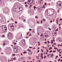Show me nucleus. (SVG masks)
Listing matches in <instances>:
<instances>
[{
    "mask_svg": "<svg viewBox=\"0 0 62 62\" xmlns=\"http://www.w3.org/2000/svg\"><path fill=\"white\" fill-rule=\"evenodd\" d=\"M33 8H34V9H35V8H36V9H37V8L36 7V6H34L33 7Z\"/></svg>",
    "mask_w": 62,
    "mask_h": 62,
    "instance_id": "obj_13",
    "label": "nucleus"
},
{
    "mask_svg": "<svg viewBox=\"0 0 62 62\" xmlns=\"http://www.w3.org/2000/svg\"><path fill=\"white\" fill-rule=\"evenodd\" d=\"M44 54H45H45H45V52H44Z\"/></svg>",
    "mask_w": 62,
    "mask_h": 62,
    "instance_id": "obj_59",
    "label": "nucleus"
},
{
    "mask_svg": "<svg viewBox=\"0 0 62 62\" xmlns=\"http://www.w3.org/2000/svg\"><path fill=\"white\" fill-rule=\"evenodd\" d=\"M15 54H13L12 55L13 56H15Z\"/></svg>",
    "mask_w": 62,
    "mask_h": 62,
    "instance_id": "obj_41",
    "label": "nucleus"
},
{
    "mask_svg": "<svg viewBox=\"0 0 62 62\" xmlns=\"http://www.w3.org/2000/svg\"><path fill=\"white\" fill-rule=\"evenodd\" d=\"M47 42H48V43H50V42H49V41H47Z\"/></svg>",
    "mask_w": 62,
    "mask_h": 62,
    "instance_id": "obj_29",
    "label": "nucleus"
},
{
    "mask_svg": "<svg viewBox=\"0 0 62 62\" xmlns=\"http://www.w3.org/2000/svg\"><path fill=\"white\" fill-rule=\"evenodd\" d=\"M45 5H47V3H45Z\"/></svg>",
    "mask_w": 62,
    "mask_h": 62,
    "instance_id": "obj_30",
    "label": "nucleus"
},
{
    "mask_svg": "<svg viewBox=\"0 0 62 62\" xmlns=\"http://www.w3.org/2000/svg\"><path fill=\"white\" fill-rule=\"evenodd\" d=\"M27 3L29 5L33 3V0H28Z\"/></svg>",
    "mask_w": 62,
    "mask_h": 62,
    "instance_id": "obj_3",
    "label": "nucleus"
},
{
    "mask_svg": "<svg viewBox=\"0 0 62 62\" xmlns=\"http://www.w3.org/2000/svg\"><path fill=\"white\" fill-rule=\"evenodd\" d=\"M11 28L12 30H14L16 29V26L14 24L11 23L10 24Z\"/></svg>",
    "mask_w": 62,
    "mask_h": 62,
    "instance_id": "obj_2",
    "label": "nucleus"
},
{
    "mask_svg": "<svg viewBox=\"0 0 62 62\" xmlns=\"http://www.w3.org/2000/svg\"><path fill=\"white\" fill-rule=\"evenodd\" d=\"M13 60H15V57L14 58Z\"/></svg>",
    "mask_w": 62,
    "mask_h": 62,
    "instance_id": "obj_45",
    "label": "nucleus"
},
{
    "mask_svg": "<svg viewBox=\"0 0 62 62\" xmlns=\"http://www.w3.org/2000/svg\"><path fill=\"white\" fill-rule=\"evenodd\" d=\"M53 53H54V52H56V50L53 51Z\"/></svg>",
    "mask_w": 62,
    "mask_h": 62,
    "instance_id": "obj_20",
    "label": "nucleus"
},
{
    "mask_svg": "<svg viewBox=\"0 0 62 62\" xmlns=\"http://www.w3.org/2000/svg\"><path fill=\"white\" fill-rule=\"evenodd\" d=\"M44 8H45V6L44 5H43V6Z\"/></svg>",
    "mask_w": 62,
    "mask_h": 62,
    "instance_id": "obj_44",
    "label": "nucleus"
},
{
    "mask_svg": "<svg viewBox=\"0 0 62 62\" xmlns=\"http://www.w3.org/2000/svg\"><path fill=\"white\" fill-rule=\"evenodd\" d=\"M5 37V36L4 35H3L2 36V38H4Z\"/></svg>",
    "mask_w": 62,
    "mask_h": 62,
    "instance_id": "obj_38",
    "label": "nucleus"
},
{
    "mask_svg": "<svg viewBox=\"0 0 62 62\" xmlns=\"http://www.w3.org/2000/svg\"><path fill=\"white\" fill-rule=\"evenodd\" d=\"M2 28L3 32H6L7 30V28L6 25H3L2 26Z\"/></svg>",
    "mask_w": 62,
    "mask_h": 62,
    "instance_id": "obj_1",
    "label": "nucleus"
},
{
    "mask_svg": "<svg viewBox=\"0 0 62 62\" xmlns=\"http://www.w3.org/2000/svg\"><path fill=\"white\" fill-rule=\"evenodd\" d=\"M56 21L57 22V23L58 22V20L56 19Z\"/></svg>",
    "mask_w": 62,
    "mask_h": 62,
    "instance_id": "obj_24",
    "label": "nucleus"
},
{
    "mask_svg": "<svg viewBox=\"0 0 62 62\" xmlns=\"http://www.w3.org/2000/svg\"><path fill=\"white\" fill-rule=\"evenodd\" d=\"M47 42H45V43H46V44H47Z\"/></svg>",
    "mask_w": 62,
    "mask_h": 62,
    "instance_id": "obj_49",
    "label": "nucleus"
},
{
    "mask_svg": "<svg viewBox=\"0 0 62 62\" xmlns=\"http://www.w3.org/2000/svg\"><path fill=\"white\" fill-rule=\"evenodd\" d=\"M33 33H35V31L34 30H33L32 31Z\"/></svg>",
    "mask_w": 62,
    "mask_h": 62,
    "instance_id": "obj_33",
    "label": "nucleus"
},
{
    "mask_svg": "<svg viewBox=\"0 0 62 62\" xmlns=\"http://www.w3.org/2000/svg\"><path fill=\"white\" fill-rule=\"evenodd\" d=\"M42 48H45V47H43V46H42Z\"/></svg>",
    "mask_w": 62,
    "mask_h": 62,
    "instance_id": "obj_54",
    "label": "nucleus"
},
{
    "mask_svg": "<svg viewBox=\"0 0 62 62\" xmlns=\"http://www.w3.org/2000/svg\"><path fill=\"white\" fill-rule=\"evenodd\" d=\"M53 41H55V40H54V39H53Z\"/></svg>",
    "mask_w": 62,
    "mask_h": 62,
    "instance_id": "obj_61",
    "label": "nucleus"
},
{
    "mask_svg": "<svg viewBox=\"0 0 62 62\" xmlns=\"http://www.w3.org/2000/svg\"><path fill=\"white\" fill-rule=\"evenodd\" d=\"M41 56H42V55H43V54L42 53H41V55H40Z\"/></svg>",
    "mask_w": 62,
    "mask_h": 62,
    "instance_id": "obj_28",
    "label": "nucleus"
},
{
    "mask_svg": "<svg viewBox=\"0 0 62 62\" xmlns=\"http://www.w3.org/2000/svg\"><path fill=\"white\" fill-rule=\"evenodd\" d=\"M61 24V23H60L59 25V26H60V25Z\"/></svg>",
    "mask_w": 62,
    "mask_h": 62,
    "instance_id": "obj_63",
    "label": "nucleus"
},
{
    "mask_svg": "<svg viewBox=\"0 0 62 62\" xmlns=\"http://www.w3.org/2000/svg\"><path fill=\"white\" fill-rule=\"evenodd\" d=\"M50 23H52V20L50 21Z\"/></svg>",
    "mask_w": 62,
    "mask_h": 62,
    "instance_id": "obj_52",
    "label": "nucleus"
},
{
    "mask_svg": "<svg viewBox=\"0 0 62 62\" xmlns=\"http://www.w3.org/2000/svg\"><path fill=\"white\" fill-rule=\"evenodd\" d=\"M35 18H38V17H37V16H35Z\"/></svg>",
    "mask_w": 62,
    "mask_h": 62,
    "instance_id": "obj_36",
    "label": "nucleus"
},
{
    "mask_svg": "<svg viewBox=\"0 0 62 62\" xmlns=\"http://www.w3.org/2000/svg\"><path fill=\"white\" fill-rule=\"evenodd\" d=\"M39 50H38V53H39Z\"/></svg>",
    "mask_w": 62,
    "mask_h": 62,
    "instance_id": "obj_40",
    "label": "nucleus"
},
{
    "mask_svg": "<svg viewBox=\"0 0 62 62\" xmlns=\"http://www.w3.org/2000/svg\"><path fill=\"white\" fill-rule=\"evenodd\" d=\"M25 7H27V5H26Z\"/></svg>",
    "mask_w": 62,
    "mask_h": 62,
    "instance_id": "obj_47",
    "label": "nucleus"
},
{
    "mask_svg": "<svg viewBox=\"0 0 62 62\" xmlns=\"http://www.w3.org/2000/svg\"><path fill=\"white\" fill-rule=\"evenodd\" d=\"M18 0L20 2H21V0Z\"/></svg>",
    "mask_w": 62,
    "mask_h": 62,
    "instance_id": "obj_53",
    "label": "nucleus"
},
{
    "mask_svg": "<svg viewBox=\"0 0 62 62\" xmlns=\"http://www.w3.org/2000/svg\"><path fill=\"white\" fill-rule=\"evenodd\" d=\"M59 41H60V42H62V41L61 40V39Z\"/></svg>",
    "mask_w": 62,
    "mask_h": 62,
    "instance_id": "obj_42",
    "label": "nucleus"
},
{
    "mask_svg": "<svg viewBox=\"0 0 62 62\" xmlns=\"http://www.w3.org/2000/svg\"><path fill=\"white\" fill-rule=\"evenodd\" d=\"M56 31H58V29H57L56 30Z\"/></svg>",
    "mask_w": 62,
    "mask_h": 62,
    "instance_id": "obj_46",
    "label": "nucleus"
},
{
    "mask_svg": "<svg viewBox=\"0 0 62 62\" xmlns=\"http://www.w3.org/2000/svg\"><path fill=\"white\" fill-rule=\"evenodd\" d=\"M27 3V2H25V4H26Z\"/></svg>",
    "mask_w": 62,
    "mask_h": 62,
    "instance_id": "obj_56",
    "label": "nucleus"
},
{
    "mask_svg": "<svg viewBox=\"0 0 62 62\" xmlns=\"http://www.w3.org/2000/svg\"><path fill=\"white\" fill-rule=\"evenodd\" d=\"M3 45L4 46H5V45H7V44L6 43H4L3 44Z\"/></svg>",
    "mask_w": 62,
    "mask_h": 62,
    "instance_id": "obj_14",
    "label": "nucleus"
},
{
    "mask_svg": "<svg viewBox=\"0 0 62 62\" xmlns=\"http://www.w3.org/2000/svg\"><path fill=\"white\" fill-rule=\"evenodd\" d=\"M23 54H27V53L26 52H23Z\"/></svg>",
    "mask_w": 62,
    "mask_h": 62,
    "instance_id": "obj_19",
    "label": "nucleus"
},
{
    "mask_svg": "<svg viewBox=\"0 0 62 62\" xmlns=\"http://www.w3.org/2000/svg\"><path fill=\"white\" fill-rule=\"evenodd\" d=\"M5 43H6V44H7V43H8V41H6Z\"/></svg>",
    "mask_w": 62,
    "mask_h": 62,
    "instance_id": "obj_16",
    "label": "nucleus"
},
{
    "mask_svg": "<svg viewBox=\"0 0 62 62\" xmlns=\"http://www.w3.org/2000/svg\"><path fill=\"white\" fill-rule=\"evenodd\" d=\"M21 55H23V54H22V53L21 54Z\"/></svg>",
    "mask_w": 62,
    "mask_h": 62,
    "instance_id": "obj_64",
    "label": "nucleus"
},
{
    "mask_svg": "<svg viewBox=\"0 0 62 62\" xmlns=\"http://www.w3.org/2000/svg\"><path fill=\"white\" fill-rule=\"evenodd\" d=\"M50 53H51V52H52V50H51L50 51H49Z\"/></svg>",
    "mask_w": 62,
    "mask_h": 62,
    "instance_id": "obj_27",
    "label": "nucleus"
},
{
    "mask_svg": "<svg viewBox=\"0 0 62 62\" xmlns=\"http://www.w3.org/2000/svg\"><path fill=\"white\" fill-rule=\"evenodd\" d=\"M15 23H17V22H16V21H15Z\"/></svg>",
    "mask_w": 62,
    "mask_h": 62,
    "instance_id": "obj_32",
    "label": "nucleus"
},
{
    "mask_svg": "<svg viewBox=\"0 0 62 62\" xmlns=\"http://www.w3.org/2000/svg\"><path fill=\"white\" fill-rule=\"evenodd\" d=\"M58 57V56H56V58H55V59H56L57 58V57Z\"/></svg>",
    "mask_w": 62,
    "mask_h": 62,
    "instance_id": "obj_26",
    "label": "nucleus"
},
{
    "mask_svg": "<svg viewBox=\"0 0 62 62\" xmlns=\"http://www.w3.org/2000/svg\"><path fill=\"white\" fill-rule=\"evenodd\" d=\"M43 1V0H41L40 1V3H41V1Z\"/></svg>",
    "mask_w": 62,
    "mask_h": 62,
    "instance_id": "obj_31",
    "label": "nucleus"
},
{
    "mask_svg": "<svg viewBox=\"0 0 62 62\" xmlns=\"http://www.w3.org/2000/svg\"><path fill=\"white\" fill-rule=\"evenodd\" d=\"M45 19H43V21H44V22H45Z\"/></svg>",
    "mask_w": 62,
    "mask_h": 62,
    "instance_id": "obj_25",
    "label": "nucleus"
},
{
    "mask_svg": "<svg viewBox=\"0 0 62 62\" xmlns=\"http://www.w3.org/2000/svg\"><path fill=\"white\" fill-rule=\"evenodd\" d=\"M57 48H54V49H55V50H56V49H57Z\"/></svg>",
    "mask_w": 62,
    "mask_h": 62,
    "instance_id": "obj_48",
    "label": "nucleus"
},
{
    "mask_svg": "<svg viewBox=\"0 0 62 62\" xmlns=\"http://www.w3.org/2000/svg\"><path fill=\"white\" fill-rule=\"evenodd\" d=\"M52 50V47H50L49 48V50Z\"/></svg>",
    "mask_w": 62,
    "mask_h": 62,
    "instance_id": "obj_15",
    "label": "nucleus"
},
{
    "mask_svg": "<svg viewBox=\"0 0 62 62\" xmlns=\"http://www.w3.org/2000/svg\"><path fill=\"white\" fill-rule=\"evenodd\" d=\"M28 54L29 55H31L33 54V53L31 51H29L28 52Z\"/></svg>",
    "mask_w": 62,
    "mask_h": 62,
    "instance_id": "obj_5",
    "label": "nucleus"
},
{
    "mask_svg": "<svg viewBox=\"0 0 62 62\" xmlns=\"http://www.w3.org/2000/svg\"><path fill=\"white\" fill-rule=\"evenodd\" d=\"M16 10L17 12H19L20 11V10L18 9V8H16Z\"/></svg>",
    "mask_w": 62,
    "mask_h": 62,
    "instance_id": "obj_8",
    "label": "nucleus"
},
{
    "mask_svg": "<svg viewBox=\"0 0 62 62\" xmlns=\"http://www.w3.org/2000/svg\"><path fill=\"white\" fill-rule=\"evenodd\" d=\"M16 7L15 6H14L13 7V9L14 11H15L16 10Z\"/></svg>",
    "mask_w": 62,
    "mask_h": 62,
    "instance_id": "obj_4",
    "label": "nucleus"
},
{
    "mask_svg": "<svg viewBox=\"0 0 62 62\" xmlns=\"http://www.w3.org/2000/svg\"><path fill=\"white\" fill-rule=\"evenodd\" d=\"M41 52H42V51H42V53H43V52L44 51H43V49H41Z\"/></svg>",
    "mask_w": 62,
    "mask_h": 62,
    "instance_id": "obj_23",
    "label": "nucleus"
},
{
    "mask_svg": "<svg viewBox=\"0 0 62 62\" xmlns=\"http://www.w3.org/2000/svg\"><path fill=\"white\" fill-rule=\"evenodd\" d=\"M29 31H31V30H32V29H30V30H29Z\"/></svg>",
    "mask_w": 62,
    "mask_h": 62,
    "instance_id": "obj_43",
    "label": "nucleus"
},
{
    "mask_svg": "<svg viewBox=\"0 0 62 62\" xmlns=\"http://www.w3.org/2000/svg\"><path fill=\"white\" fill-rule=\"evenodd\" d=\"M46 52H47V53H48V52H49V51H48V49H46Z\"/></svg>",
    "mask_w": 62,
    "mask_h": 62,
    "instance_id": "obj_18",
    "label": "nucleus"
},
{
    "mask_svg": "<svg viewBox=\"0 0 62 62\" xmlns=\"http://www.w3.org/2000/svg\"><path fill=\"white\" fill-rule=\"evenodd\" d=\"M27 51H29H29H31V50H29V49H28V50H27Z\"/></svg>",
    "mask_w": 62,
    "mask_h": 62,
    "instance_id": "obj_21",
    "label": "nucleus"
},
{
    "mask_svg": "<svg viewBox=\"0 0 62 62\" xmlns=\"http://www.w3.org/2000/svg\"><path fill=\"white\" fill-rule=\"evenodd\" d=\"M19 9L20 11H22V8L20 7L19 8Z\"/></svg>",
    "mask_w": 62,
    "mask_h": 62,
    "instance_id": "obj_9",
    "label": "nucleus"
},
{
    "mask_svg": "<svg viewBox=\"0 0 62 62\" xmlns=\"http://www.w3.org/2000/svg\"><path fill=\"white\" fill-rule=\"evenodd\" d=\"M59 6L60 7H61V4H62V2H59Z\"/></svg>",
    "mask_w": 62,
    "mask_h": 62,
    "instance_id": "obj_12",
    "label": "nucleus"
},
{
    "mask_svg": "<svg viewBox=\"0 0 62 62\" xmlns=\"http://www.w3.org/2000/svg\"><path fill=\"white\" fill-rule=\"evenodd\" d=\"M59 46H62V45H58V47H59Z\"/></svg>",
    "mask_w": 62,
    "mask_h": 62,
    "instance_id": "obj_39",
    "label": "nucleus"
},
{
    "mask_svg": "<svg viewBox=\"0 0 62 62\" xmlns=\"http://www.w3.org/2000/svg\"><path fill=\"white\" fill-rule=\"evenodd\" d=\"M45 12L46 13H49L48 12V10H46L45 11Z\"/></svg>",
    "mask_w": 62,
    "mask_h": 62,
    "instance_id": "obj_11",
    "label": "nucleus"
},
{
    "mask_svg": "<svg viewBox=\"0 0 62 62\" xmlns=\"http://www.w3.org/2000/svg\"><path fill=\"white\" fill-rule=\"evenodd\" d=\"M39 45H40V43L38 44V46H39Z\"/></svg>",
    "mask_w": 62,
    "mask_h": 62,
    "instance_id": "obj_55",
    "label": "nucleus"
},
{
    "mask_svg": "<svg viewBox=\"0 0 62 62\" xmlns=\"http://www.w3.org/2000/svg\"><path fill=\"white\" fill-rule=\"evenodd\" d=\"M8 36H9V37L11 36V33H8Z\"/></svg>",
    "mask_w": 62,
    "mask_h": 62,
    "instance_id": "obj_6",
    "label": "nucleus"
},
{
    "mask_svg": "<svg viewBox=\"0 0 62 62\" xmlns=\"http://www.w3.org/2000/svg\"><path fill=\"white\" fill-rule=\"evenodd\" d=\"M33 50H34V49H35V47H34V48H33Z\"/></svg>",
    "mask_w": 62,
    "mask_h": 62,
    "instance_id": "obj_57",
    "label": "nucleus"
},
{
    "mask_svg": "<svg viewBox=\"0 0 62 62\" xmlns=\"http://www.w3.org/2000/svg\"><path fill=\"white\" fill-rule=\"evenodd\" d=\"M31 36V34H30V35H29V36Z\"/></svg>",
    "mask_w": 62,
    "mask_h": 62,
    "instance_id": "obj_50",
    "label": "nucleus"
},
{
    "mask_svg": "<svg viewBox=\"0 0 62 62\" xmlns=\"http://www.w3.org/2000/svg\"><path fill=\"white\" fill-rule=\"evenodd\" d=\"M56 45V44L55 43H54L53 44V45Z\"/></svg>",
    "mask_w": 62,
    "mask_h": 62,
    "instance_id": "obj_51",
    "label": "nucleus"
},
{
    "mask_svg": "<svg viewBox=\"0 0 62 62\" xmlns=\"http://www.w3.org/2000/svg\"><path fill=\"white\" fill-rule=\"evenodd\" d=\"M24 16H21V18H23Z\"/></svg>",
    "mask_w": 62,
    "mask_h": 62,
    "instance_id": "obj_34",
    "label": "nucleus"
},
{
    "mask_svg": "<svg viewBox=\"0 0 62 62\" xmlns=\"http://www.w3.org/2000/svg\"><path fill=\"white\" fill-rule=\"evenodd\" d=\"M3 2H4V1L2 0H0V4H1V3H3Z\"/></svg>",
    "mask_w": 62,
    "mask_h": 62,
    "instance_id": "obj_10",
    "label": "nucleus"
},
{
    "mask_svg": "<svg viewBox=\"0 0 62 62\" xmlns=\"http://www.w3.org/2000/svg\"><path fill=\"white\" fill-rule=\"evenodd\" d=\"M25 20L24 19V20H23V21H24V22H25Z\"/></svg>",
    "mask_w": 62,
    "mask_h": 62,
    "instance_id": "obj_62",
    "label": "nucleus"
},
{
    "mask_svg": "<svg viewBox=\"0 0 62 62\" xmlns=\"http://www.w3.org/2000/svg\"><path fill=\"white\" fill-rule=\"evenodd\" d=\"M60 21H62V18H61L59 20Z\"/></svg>",
    "mask_w": 62,
    "mask_h": 62,
    "instance_id": "obj_37",
    "label": "nucleus"
},
{
    "mask_svg": "<svg viewBox=\"0 0 62 62\" xmlns=\"http://www.w3.org/2000/svg\"><path fill=\"white\" fill-rule=\"evenodd\" d=\"M40 36L41 37V36H43V34H42L40 35Z\"/></svg>",
    "mask_w": 62,
    "mask_h": 62,
    "instance_id": "obj_22",
    "label": "nucleus"
},
{
    "mask_svg": "<svg viewBox=\"0 0 62 62\" xmlns=\"http://www.w3.org/2000/svg\"><path fill=\"white\" fill-rule=\"evenodd\" d=\"M60 59H59L58 60V61H60Z\"/></svg>",
    "mask_w": 62,
    "mask_h": 62,
    "instance_id": "obj_35",
    "label": "nucleus"
},
{
    "mask_svg": "<svg viewBox=\"0 0 62 62\" xmlns=\"http://www.w3.org/2000/svg\"><path fill=\"white\" fill-rule=\"evenodd\" d=\"M29 13H30V15L31 16L32 15H33V13L32 12L30 11L29 12Z\"/></svg>",
    "mask_w": 62,
    "mask_h": 62,
    "instance_id": "obj_7",
    "label": "nucleus"
},
{
    "mask_svg": "<svg viewBox=\"0 0 62 62\" xmlns=\"http://www.w3.org/2000/svg\"><path fill=\"white\" fill-rule=\"evenodd\" d=\"M61 39H58V40H59V41Z\"/></svg>",
    "mask_w": 62,
    "mask_h": 62,
    "instance_id": "obj_58",
    "label": "nucleus"
},
{
    "mask_svg": "<svg viewBox=\"0 0 62 62\" xmlns=\"http://www.w3.org/2000/svg\"><path fill=\"white\" fill-rule=\"evenodd\" d=\"M60 62H62V60H61L60 61Z\"/></svg>",
    "mask_w": 62,
    "mask_h": 62,
    "instance_id": "obj_60",
    "label": "nucleus"
},
{
    "mask_svg": "<svg viewBox=\"0 0 62 62\" xmlns=\"http://www.w3.org/2000/svg\"><path fill=\"white\" fill-rule=\"evenodd\" d=\"M51 41L52 42V43H51L52 44H53V43H54V42L53 41V40H51Z\"/></svg>",
    "mask_w": 62,
    "mask_h": 62,
    "instance_id": "obj_17",
    "label": "nucleus"
}]
</instances>
